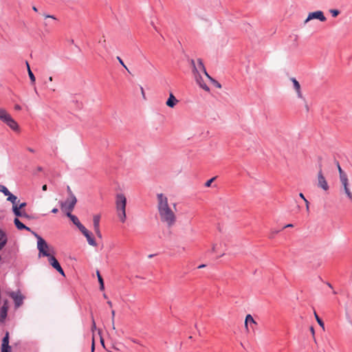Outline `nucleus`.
Wrapping results in <instances>:
<instances>
[{"label":"nucleus","instance_id":"obj_1","mask_svg":"<svg viewBox=\"0 0 352 352\" xmlns=\"http://www.w3.org/2000/svg\"><path fill=\"white\" fill-rule=\"evenodd\" d=\"M157 199L160 221L168 228H172L176 223L177 217L168 204L167 197L162 193H159L157 195Z\"/></svg>","mask_w":352,"mask_h":352},{"label":"nucleus","instance_id":"obj_2","mask_svg":"<svg viewBox=\"0 0 352 352\" xmlns=\"http://www.w3.org/2000/svg\"><path fill=\"white\" fill-rule=\"evenodd\" d=\"M126 197L122 193L118 194L116 197V208L118 217L122 223L125 222L126 219Z\"/></svg>","mask_w":352,"mask_h":352},{"label":"nucleus","instance_id":"obj_3","mask_svg":"<svg viewBox=\"0 0 352 352\" xmlns=\"http://www.w3.org/2000/svg\"><path fill=\"white\" fill-rule=\"evenodd\" d=\"M76 202V197H68L65 201H60V208L63 210H65L67 212L72 213V211L74 210Z\"/></svg>","mask_w":352,"mask_h":352},{"label":"nucleus","instance_id":"obj_4","mask_svg":"<svg viewBox=\"0 0 352 352\" xmlns=\"http://www.w3.org/2000/svg\"><path fill=\"white\" fill-rule=\"evenodd\" d=\"M341 187L340 191L341 193H344L350 201H352V192L349 188V182L348 177L340 179Z\"/></svg>","mask_w":352,"mask_h":352},{"label":"nucleus","instance_id":"obj_5","mask_svg":"<svg viewBox=\"0 0 352 352\" xmlns=\"http://www.w3.org/2000/svg\"><path fill=\"white\" fill-rule=\"evenodd\" d=\"M37 248L39 252V256H50L51 254L48 252L49 245L46 243V241L43 239H38V241H37Z\"/></svg>","mask_w":352,"mask_h":352},{"label":"nucleus","instance_id":"obj_6","mask_svg":"<svg viewBox=\"0 0 352 352\" xmlns=\"http://www.w3.org/2000/svg\"><path fill=\"white\" fill-rule=\"evenodd\" d=\"M313 19H318L320 21L324 22L327 20L324 13L321 10H318L312 12H309L307 19L304 21V23H307L309 21Z\"/></svg>","mask_w":352,"mask_h":352},{"label":"nucleus","instance_id":"obj_7","mask_svg":"<svg viewBox=\"0 0 352 352\" xmlns=\"http://www.w3.org/2000/svg\"><path fill=\"white\" fill-rule=\"evenodd\" d=\"M9 296L14 300L16 308H18L23 305L25 297L19 291L11 292L9 294Z\"/></svg>","mask_w":352,"mask_h":352},{"label":"nucleus","instance_id":"obj_8","mask_svg":"<svg viewBox=\"0 0 352 352\" xmlns=\"http://www.w3.org/2000/svg\"><path fill=\"white\" fill-rule=\"evenodd\" d=\"M224 246L225 243L223 241L213 243L210 251L212 253H220L218 257H221L225 254V251L223 248Z\"/></svg>","mask_w":352,"mask_h":352},{"label":"nucleus","instance_id":"obj_9","mask_svg":"<svg viewBox=\"0 0 352 352\" xmlns=\"http://www.w3.org/2000/svg\"><path fill=\"white\" fill-rule=\"evenodd\" d=\"M190 63L192 66V72L194 73L195 76V74H199V71L205 72L206 68L201 59H197V65H195L194 60H191Z\"/></svg>","mask_w":352,"mask_h":352},{"label":"nucleus","instance_id":"obj_10","mask_svg":"<svg viewBox=\"0 0 352 352\" xmlns=\"http://www.w3.org/2000/svg\"><path fill=\"white\" fill-rule=\"evenodd\" d=\"M48 261L54 269H56L61 275L65 276V273L63 268L61 267L57 259L54 256L50 255L48 256Z\"/></svg>","mask_w":352,"mask_h":352},{"label":"nucleus","instance_id":"obj_11","mask_svg":"<svg viewBox=\"0 0 352 352\" xmlns=\"http://www.w3.org/2000/svg\"><path fill=\"white\" fill-rule=\"evenodd\" d=\"M1 352H11V346L9 345V332H6L2 339Z\"/></svg>","mask_w":352,"mask_h":352},{"label":"nucleus","instance_id":"obj_12","mask_svg":"<svg viewBox=\"0 0 352 352\" xmlns=\"http://www.w3.org/2000/svg\"><path fill=\"white\" fill-rule=\"evenodd\" d=\"M80 231L86 237L87 241L90 245L94 246V247H96L97 245L96 241L94 240V239L92 237L91 233L89 232V230L85 227H84Z\"/></svg>","mask_w":352,"mask_h":352},{"label":"nucleus","instance_id":"obj_13","mask_svg":"<svg viewBox=\"0 0 352 352\" xmlns=\"http://www.w3.org/2000/svg\"><path fill=\"white\" fill-rule=\"evenodd\" d=\"M318 186L322 188L324 190H327L329 189L328 184L326 181V179L322 175V170H320L318 174Z\"/></svg>","mask_w":352,"mask_h":352},{"label":"nucleus","instance_id":"obj_14","mask_svg":"<svg viewBox=\"0 0 352 352\" xmlns=\"http://www.w3.org/2000/svg\"><path fill=\"white\" fill-rule=\"evenodd\" d=\"M100 215L96 214V215L94 216V218H93V225H94V231H95L96 235L98 237L101 238L102 237V234H101V232H100Z\"/></svg>","mask_w":352,"mask_h":352},{"label":"nucleus","instance_id":"obj_15","mask_svg":"<svg viewBox=\"0 0 352 352\" xmlns=\"http://www.w3.org/2000/svg\"><path fill=\"white\" fill-rule=\"evenodd\" d=\"M290 80L293 83V87L296 92L297 97L300 99H304L301 91V87L298 81L295 78H291Z\"/></svg>","mask_w":352,"mask_h":352},{"label":"nucleus","instance_id":"obj_16","mask_svg":"<svg viewBox=\"0 0 352 352\" xmlns=\"http://www.w3.org/2000/svg\"><path fill=\"white\" fill-rule=\"evenodd\" d=\"M3 122H5L13 131H19V127L17 122L10 116L7 117V119Z\"/></svg>","mask_w":352,"mask_h":352},{"label":"nucleus","instance_id":"obj_17","mask_svg":"<svg viewBox=\"0 0 352 352\" xmlns=\"http://www.w3.org/2000/svg\"><path fill=\"white\" fill-rule=\"evenodd\" d=\"M67 216L70 219V220L72 221V223L77 226V228L80 230H82L85 226L80 222L78 217L75 215L72 214L70 212L66 213Z\"/></svg>","mask_w":352,"mask_h":352},{"label":"nucleus","instance_id":"obj_18","mask_svg":"<svg viewBox=\"0 0 352 352\" xmlns=\"http://www.w3.org/2000/svg\"><path fill=\"white\" fill-rule=\"evenodd\" d=\"M179 102V100L175 97L173 93L169 94V97L166 102V104L170 108H174Z\"/></svg>","mask_w":352,"mask_h":352},{"label":"nucleus","instance_id":"obj_19","mask_svg":"<svg viewBox=\"0 0 352 352\" xmlns=\"http://www.w3.org/2000/svg\"><path fill=\"white\" fill-rule=\"evenodd\" d=\"M197 83L204 90L208 91L210 90L209 87L207 86L206 83L204 82L202 77L200 74H195V76Z\"/></svg>","mask_w":352,"mask_h":352},{"label":"nucleus","instance_id":"obj_20","mask_svg":"<svg viewBox=\"0 0 352 352\" xmlns=\"http://www.w3.org/2000/svg\"><path fill=\"white\" fill-rule=\"evenodd\" d=\"M8 237L6 233L0 228V250H2L6 245Z\"/></svg>","mask_w":352,"mask_h":352},{"label":"nucleus","instance_id":"obj_21","mask_svg":"<svg viewBox=\"0 0 352 352\" xmlns=\"http://www.w3.org/2000/svg\"><path fill=\"white\" fill-rule=\"evenodd\" d=\"M8 307L5 303L0 309V322H3L8 315Z\"/></svg>","mask_w":352,"mask_h":352},{"label":"nucleus","instance_id":"obj_22","mask_svg":"<svg viewBox=\"0 0 352 352\" xmlns=\"http://www.w3.org/2000/svg\"><path fill=\"white\" fill-rule=\"evenodd\" d=\"M14 223L16 227L17 228V229H19V230H28V231H31V230H30V228L29 227H27L26 226H25L17 218L14 219Z\"/></svg>","mask_w":352,"mask_h":352},{"label":"nucleus","instance_id":"obj_23","mask_svg":"<svg viewBox=\"0 0 352 352\" xmlns=\"http://www.w3.org/2000/svg\"><path fill=\"white\" fill-rule=\"evenodd\" d=\"M248 323H250V324H255L256 323V322L254 320L253 317L250 314H248L246 316L245 320V328L247 329H248Z\"/></svg>","mask_w":352,"mask_h":352},{"label":"nucleus","instance_id":"obj_24","mask_svg":"<svg viewBox=\"0 0 352 352\" xmlns=\"http://www.w3.org/2000/svg\"><path fill=\"white\" fill-rule=\"evenodd\" d=\"M10 115L3 109L0 108V120L4 122L7 117H9Z\"/></svg>","mask_w":352,"mask_h":352},{"label":"nucleus","instance_id":"obj_25","mask_svg":"<svg viewBox=\"0 0 352 352\" xmlns=\"http://www.w3.org/2000/svg\"><path fill=\"white\" fill-rule=\"evenodd\" d=\"M12 210H13V212H14V214L16 216V217H21L22 215H23V211L21 210V209L18 208H17V205H14L12 206Z\"/></svg>","mask_w":352,"mask_h":352},{"label":"nucleus","instance_id":"obj_26","mask_svg":"<svg viewBox=\"0 0 352 352\" xmlns=\"http://www.w3.org/2000/svg\"><path fill=\"white\" fill-rule=\"evenodd\" d=\"M7 200L10 201L12 204V206L16 205V202L17 200L16 196L12 195L11 192L8 195Z\"/></svg>","mask_w":352,"mask_h":352},{"label":"nucleus","instance_id":"obj_27","mask_svg":"<svg viewBox=\"0 0 352 352\" xmlns=\"http://www.w3.org/2000/svg\"><path fill=\"white\" fill-rule=\"evenodd\" d=\"M338 168L340 174V180L342 179L343 178H347L348 176L346 173H344L342 169L341 168L340 164L338 163Z\"/></svg>","mask_w":352,"mask_h":352},{"label":"nucleus","instance_id":"obj_28","mask_svg":"<svg viewBox=\"0 0 352 352\" xmlns=\"http://www.w3.org/2000/svg\"><path fill=\"white\" fill-rule=\"evenodd\" d=\"M314 316H315V318H316V321L318 322V324L323 329H324V324L323 322V321L319 318V316H318V314H316V311H314Z\"/></svg>","mask_w":352,"mask_h":352},{"label":"nucleus","instance_id":"obj_29","mask_svg":"<svg viewBox=\"0 0 352 352\" xmlns=\"http://www.w3.org/2000/svg\"><path fill=\"white\" fill-rule=\"evenodd\" d=\"M97 276H98V281L100 283V289L101 290H102V289H104V282H103V279H102V276H100L98 271L97 272Z\"/></svg>","mask_w":352,"mask_h":352},{"label":"nucleus","instance_id":"obj_30","mask_svg":"<svg viewBox=\"0 0 352 352\" xmlns=\"http://www.w3.org/2000/svg\"><path fill=\"white\" fill-rule=\"evenodd\" d=\"M0 192H3L4 195L8 196L10 192L8 190V189L3 185L0 184Z\"/></svg>","mask_w":352,"mask_h":352},{"label":"nucleus","instance_id":"obj_31","mask_svg":"<svg viewBox=\"0 0 352 352\" xmlns=\"http://www.w3.org/2000/svg\"><path fill=\"white\" fill-rule=\"evenodd\" d=\"M210 82L212 83V85L216 87L217 88H219V89H221V85L214 78H210Z\"/></svg>","mask_w":352,"mask_h":352},{"label":"nucleus","instance_id":"obj_32","mask_svg":"<svg viewBox=\"0 0 352 352\" xmlns=\"http://www.w3.org/2000/svg\"><path fill=\"white\" fill-rule=\"evenodd\" d=\"M28 76L30 77V79L32 83H34L36 78H35V76H34V74L32 73L31 69H29V72H28Z\"/></svg>","mask_w":352,"mask_h":352},{"label":"nucleus","instance_id":"obj_33","mask_svg":"<svg viewBox=\"0 0 352 352\" xmlns=\"http://www.w3.org/2000/svg\"><path fill=\"white\" fill-rule=\"evenodd\" d=\"M329 12L333 17H336L340 14V11L336 9H331Z\"/></svg>","mask_w":352,"mask_h":352},{"label":"nucleus","instance_id":"obj_34","mask_svg":"<svg viewBox=\"0 0 352 352\" xmlns=\"http://www.w3.org/2000/svg\"><path fill=\"white\" fill-rule=\"evenodd\" d=\"M98 43L104 47H107V43L106 39L104 38V36H103L98 41Z\"/></svg>","mask_w":352,"mask_h":352},{"label":"nucleus","instance_id":"obj_35","mask_svg":"<svg viewBox=\"0 0 352 352\" xmlns=\"http://www.w3.org/2000/svg\"><path fill=\"white\" fill-rule=\"evenodd\" d=\"M67 194H68V197H71V198H74V197H76V196L74 195V194L72 192L70 187L69 186H67Z\"/></svg>","mask_w":352,"mask_h":352},{"label":"nucleus","instance_id":"obj_36","mask_svg":"<svg viewBox=\"0 0 352 352\" xmlns=\"http://www.w3.org/2000/svg\"><path fill=\"white\" fill-rule=\"evenodd\" d=\"M280 232L279 230H272L270 233V238H273L276 234H278Z\"/></svg>","mask_w":352,"mask_h":352},{"label":"nucleus","instance_id":"obj_37","mask_svg":"<svg viewBox=\"0 0 352 352\" xmlns=\"http://www.w3.org/2000/svg\"><path fill=\"white\" fill-rule=\"evenodd\" d=\"M216 179V177H214L212 178H211L210 179L208 180L206 184H205V186L206 187H210L211 186V184Z\"/></svg>","mask_w":352,"mask_h":352},{"label":"nucleus","instance_id":"obj_38","mask_svg":"<svg viewBox=\"0 0 352 352\" xmlns=\"http://www.w3.org/2000/svg\"><path fill=\"white\" fill-rule=\"evenodd\" d=\"M117 60L119 61V63H120V65L124 67L129 72V69L127 68V67L126 66V65L124 63L123 60H122V58L120 57V56H117Z\"/></svg>","mask_w":352,"mask_h":352},{"label":"nucleus","instance_id":"obj_39","mask_svg":"<svg viewBox=\"0 0 352 352\" xmlns=\"http://www.w3.org/2000/svg\"><path fill=\"white\" fill-rule=\"evenodd\" d=\"M43 16H44L45 19H54V20H56L57 19L56 17L54 15L44 14Z\"/></svg>","mask_w":352,"mask_h":352},{"label":"nucleus","instance_id":"obj_40","mask_svg":"<svg viewBox=\"0 0 352 352\" xmlns=\"http://www.w3.org/2000/svg\"><path fill=\"white\" fill-rule=\"evenodd\" d=\"M111 316H112V325H113V329H115V326H114V316H115V311L114 310H112L111 311Z\"/></svg>","mask_w":352,"mask_h":352},{"label":"nucleus","instance_id":"obj_41","mask_svg":"<svg viewBox=\"0 0 352 352\" xmlns=\"http://www.w3.org/2000/svg\"><path fill=\"white\" fill-rule=\"evenodd\" d=\"M30 232H31L32 233V234H33V235H34V236L37 239V241H38V239L42 238L41 236H39V235H38L37 233H36L35 232L32 231V230H31Z\"/></svg>","mask_w":352,"mask_h":352},{"label":"nucleus","instance_id":"obj_42","mask_svg":"<svg viewBox=\"0 0 352 352\" xmlns=\"http://www.w3.org/2000/svg\"><path fill=\"white\" fill-rule=\"evenodd\" d=\"M25 206H26V203L25 202H23V203H21L19 205H17V208H19V209H21L23 207H25Z\"/></svg>","mask_w":352,"mask_h":352},{"label":"nucleus","instance_id":"obj_43","mask_svg":"<svg viewBox=\"0 0 352 352\" xmlns=\"http://www.w3.org/2000/svg\"><path fill=\"white\" fill-rule=\"evenodd\" d=\"M310 331L311 332V333H312V335H313L314 342H316V338H315V337H314L315 331H314V327H310Z\"/></svg>","mask_w":352,"mask_h":352},{"label":"nucleus","instance_id":"obj_44","mask_svg":"<svg viewBox=\"0 0 352 352\" xmlns=\"http://www.w3.org/2000/svg\"><path fill=\"white\" fill-rule=\"evenodd\" d=\"M21 217H25V218H27V219H30V216L29 214H28L26 212H23V215Z\"/></svg>","mask_w":352,"mask_h":352},{"label":"nucleus","instance_id":"obj_45","mask_svg":"<svg viewBox=\"0 0 352 352\" xmlns=\"http://www.w3.org/2000/svg\"><path fill=\"white\" fill-rule=\"evenodd\" d=\"M205 76L210 80V78H212L206 72V69H205V72H202Z\"/></svg>","mask_w":352,"mask_h":352},{"label":"nucleus","instance_id":"obj_46","mask_svg":"<svg viewBox=\"0 0 352 352\" xmlns=\"http://www.w3.org/2000/svg\"><path fill=\"white\" fill-rule=\"evenodd\" d=\"M305 201V205H306V209H307V211H309V201L307 199L305 201Z\"/></svg>","mask_w":352,"mask_h":352},{"label":"nucleus","instance_id":"obj_47","mask_svg":"<svg viewBox=\"0 0 352 352\" xmlns=\"http://www.w3.org/2000/svg\"><path fill=\"white\" fill-rule=\"evenodd\" d=\"M140 89H141V93H142L143 98H145V94H144V90L143 87H141Z\"/></svg>","mask_w":352,"mask_h":352},{"label":"nucleus","instance_id":"obj_48","mask_svg":"<svg viewBox=\"0 0 352 352\" xmlns=\"http://www.w3.org/2000/svg\"><path fill=\"white\" fill-rule=\"evenodd\" d=\"M14 109H15L16 110L19 111V110H21V106H20V105H19V104H16V105H15V107H14Z\"/></svg>","mask_w":352,"mask_h":352},{"label":"nucleus","instance_id":"obj_49","mask_svg":"<svg viewBox=\"0 0 352 352\" xmlns=\"http://www.w3.org/2000/svg\"><path fill=\"white\" fill-rule=\"evenodd\" d=\"M299 196L301 199H302L304 201H305L307 199L305 197L304 195L302 193H300Z\"/></svg>","mask_w":352,"mask_h":352},{"label":"nucleus","instance_id":"obj_50","mask_svg":"<svg viewBox=\"0 0 352 352\" xmlns=\"http://www.w3.org/2000/svg\"><path fill=\"white\" fill-rule=\"evenodd\" d=\"M58 210L56 208H54L52 210V212L53 213H57Z\"/></svg>","mask_w":352,"mask_h":352},{"label":"nucleus","instance_id":"obj_51","mask_svg":"<svg viewBox=\"0 0 352 352\" xmlns=\"http://www.w3.org/2000/svg\"><path fill=\"white\" fill-rule=\"evenodd\" d=\"M25 64L27 66L28 72H29V69H30V65L28 61L25 62Z\"/></svg>","mask_w":352,"mask_h":352},{"label":"nucleus","instance_id":"obj_52","mask_svg":"<svg viewBox=\"0 0 352 352\" xmlns=\"http://www.w3.org/2000/svg\"><path fill=\"white\" fill-rule=\"evenodd\" d=\"M43 190L45 191L47 189V186L46 184L43 185L42 187Z\"/></svg>","mask_w":352,"mask_h":352},{"label":"nucleus","instance_id":"obj_53","mask_svg":"<svg viewBox=\"0 0 352 352\" xmlns=\"http://www.w3.org/2000/svg\"><path fill=\"white\" fill-rule=\"evenodd\" d=\"M292 227H293V225H292V224H287V225L285 226L283 228H292Z\"/></svg>","mask_w":352,"mask_h":352},{"label":"nucleus","instance_id":"obj_54","mask_svg":"<svg viewBox=\"0 0 352 352\" xmlns=\"http://www.w3.org/2000/svg\"><path fill=\"white\" fill-rule=\"evenodd\" d=\"M28 150L30 152H31V153H34V152H35V151H34L33 148H28Z\"/></svg>","mask_w":352,"mask_h":352},{"label":"nucleus","instance_id":"obj_55","mask_svg":"<svg viewBox=\"0 0 352 352\" xmlns=\"http://www.w3.org/2000/svg\"><path fill=\"white\" fill-rule=\"evenodd\" d=\"M94 342L93 341L92 346H91V352L94 351Z\"/></svg>","mask_w":352,"mask_h":352},{"label":"nucleus","instance_id":"obj_56","mask_svg":"<svg viewBox=\"0 0 352 352\" xmlns=\"http://www.w3.org/2000/svg\"><path fill=\"white\" fill-rule=\"evenodd\" d=\"M134 343H136V344H140L139 342L137 340H135V339H133L131 340Z\"/></svg>","mask_w":352,"mask_h":352},{"label":"nucleus","instance_id":"obj_57","mask_svg":"<svg viewBox=\"0 0 352 352\" xmlns=\"http://www.w3.org/2000/svg\"><path fill=\"white\" fill-rule=\"evenodd\" d=\"M32 10H33L34 12H37V11H38V10H37L36 7H35V6H33V7H32Z\"/></svg>","mask_w":352,"mask_h":352},{"label":"nucleus","instance_id":"obj_58","mask_svg":"<svg viewBox=\"0 0 352 352\" xmlns=\"http://www.w3.org/2000/svg\"><path fill=\"white\" fill-rule=\"evenodd\" d=\"M205 266H206V265H205L204 264H202V265H200L198 267V268H199V269H200V268H203V267H204Z\"/></svg>","mask_w":352,"mask_h":352},{"label":"nucleus","instance_id":"obj_59","mask_svg":"<svg viewBox=\"0 0 352 352\" xmlns=\"http://www.w3.org/2000/svg\"><path fill=\"white\" fill-rule=\"evenodd\" d=\"M327 285L330 287V288H332V285L329 283H327Z\"/></svg>","mask_w":352,"mask_h":352},{"label":"nucleus","instance_id":"obj_60","mask_svg":"<svg viewBox=\"0 0 352 352\" xmlns=\"http://www.w3.org/2000/svg\"><path fill=\"white\" fill-rule=\"evenodd\" d=\"M107 303H108V305H109V306H111V307L112 306V303H111V301H108V302H107Z\"/></svg>","mask_w":352,"mask_h":352},{"label":"nucleus","instance_id":"obj_61","mask_svg":"<svg viewBox=\"0 0 352 352\" xmlns=\"http://www.w3.org/2000/svg\"><path fill=\"white\" fill-rule=\"evenodd\" d=\"M49 81H52L53 78L52 76H50L49 78H48Z\"/></svg>","mask_w":352,"mask_h":352},{"label":"nucleus","instance_id":"obj_62","mask_svg":"<svg viewBox=\"0 0 352 352\" xmlns=\"http://www.w3.org/2000/svg\"><path fill=\"white\" fill-rule=\"evenodd\" d=\"M48 25H49V23H47V22H45V23H44V25H45V27H47Z\"/></svg>","mask_w":352,"mask_h":352},{"label":"nucleus","instance_id":"obj_63","mask_svg":"<svg viewBox=\"0 0 352 352\" xmlns=\"http://www.w3.org/2000/svg\"><path fill=\"white\" fill-rule=\"evenodd\" d=\"M93 327H94V328L96 327V324H95L94 320H93Z\"/></svg>","mask_w":352,"mask_h":352},{"label":"nucleus","instance_id":"obj_64","mask_svg":"<svg viewBox=\"0 0 352 352\" xmlns=\"http://www.w3.org/2000/svg\"><path fill=\"white\" fill-rule=\"evenodd\" d=\"M101 343H102V346H104V341L102 339H101Z\"/></svg>","mask_w":352,"mask_h":352}]
</instances>
